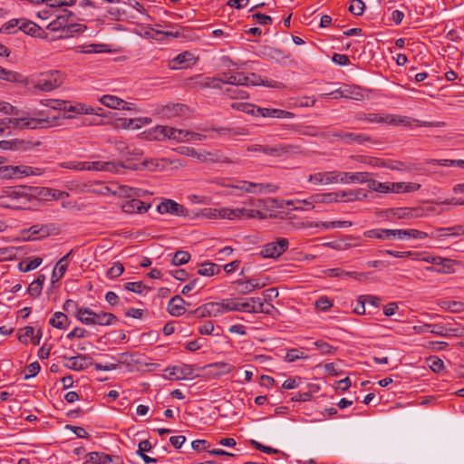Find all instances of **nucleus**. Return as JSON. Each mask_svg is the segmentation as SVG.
<instances>
[{
    "label": "nucleus",
    "mask_w": 464,
    "mask_h": 464,
    "mask_svg": "<svg viewBox=\"0 0 464 464\" xmlns=\"http://www.w3.org/2000/svg\"><path fill=\"white\" fill-rule=\"evenodd\" d=\"M252 208H240L238 213L239 219H249V218H258L264 219L266 218V213L264 211H260L258 208L264 205L263 200L261 199H250L249 203H247Z\"/></svg>",
    "instance_id": "9d476101"
},
{
    "label": "nucleus",
    "mask_w": 464,
    "mask_h": 464,
    "mask_svg": "<svg viewBox=\"0 0 464 464\" xmlns=\"http://www.w3.org/2000/svg\"><path fill=\"white\" fill-rule=\"evenodd\" d=\"M18 30L30 36H36L38 33L42 32V28L37 24L26 18H20Z\"/></svg>",
    "instance_id": "c85d7f7f"
},
{
    "label": "nucleus",
    "mask_w": 464,
    "mask_h": 464,
    "mask_svg": "<svg viewBox=\"0 0 464 464\" xmlns=\"http://www.w3.org/2000/svg\"><path fill=\"white\" fill-rule=\"evenodd\" d=\"M391 211L396 218H398L400 219L411 218L420 216L417 213V212H419V209H414V208H393Z\"/></svg>",
    "instance_id": "a19ab883"
},
{
    "label": "nucleus",
    "mask_w": 464,
    "mask_h": 464,
    "mask_svg": "<svg viewBox=\"0 0 464 464\" xmlns=\"http://www.w3.org/2000/svg\"><path fill=\"white\" fill-rule=\"evenodd\" d=\"M257 75L256 73H250L246 75L245 72H224L222 78H220L221 83H227L234 86H250L256 85Z\"/></svg>",
    "instance_id": "39448f33"
},
{
    "label": "nucleus",
    "mask_w": 464,
    "mask_h": 464,
    "mask_svg": "<svg viewBox=\"0 0 464 464\" xmlns=\"http://www.w3.org/2000/svg\"><path fill=\"white\" fill-rule=\"evenodd\" d=\"M100 102L102 104H103L104 106H106L108 108L117 109V110H121V108H124V106L126 105V102L124 100H122L117 96H114V95H110V94L103 95L100 99Z\"/></svg>",
    "instance_id": "7c9ffc66"
},
{
    "label": "nucleus",
    "mask_w": 464,
    "mask_h": 464,
    "mask_svg": "<svg viewBox=\"0 0 464 464\" xmlns=\"http://www.w3.org/2000/svg\"><path fill=\"white\" fill-rule=\"evenodd\" d=\"M225 93L230 97L231 99H243L246 97V92L242 90H239L237 86L232 85L225 90Z\"/></svg>",
    "instance_id": "69168bd1"
},
{
    "label": "nucleus",
    "mask_w": 464,
    "mask_h": 464,
    "mask_svg": "<svg viewBox=\"0 0 464 464\" xmlns=\"http://www.w3.org/2000/svg\"><path fill=\"white\" fill-rule=\"evenodd\" d=\"M251 114L255 116L270 117L277 119H292L295 117V114L288 111L262 107H253L251 110Z\"/></svg>",
    "instance_id": "9b49d317"
},
{
    "label": "nucleus",
    "mask_w": 464,
    "mask_h": 464,
    "mask_svg": "<svg viewBox=\"0 0 464 464\" xmlns=\"http://www.w3.org/2000/svg\"><path fill=\"white\" fill-rule=\"evenodd\" d=\"M246 180L237 181L236 184H227V187L231 188L230 192H227L228 195L234 196H242L244 193H249L250 188H248Z\"/></svg>",
    "instance_id": "ea45409f"
},
{
    "label": "nucleus",
    "mask_w": 464,
    "mask_h": 464,
    "mask_svg": "<svg viewBox=\"0 0 464 464\" xmlns=\"http://www.w3.org/2000/svg\"><path fill=\"white\" fill-rule=\"evenodd\" d=\"M67 362L64 367L72 371H82L92 364V359L85 354H78L76 356L65 357Z\"/></svg>",
    "instance_id": "dca6fc26"
},
{
    "label": "nucleus",
    "mask_w": 464,
    "mask_h": 464,
    "mask_svg": "<svg viewBox=\"0 0 464 464\" xmlns=\"http://www.w3.org/2000/svg\"><path fill=\"white\" fill-rule=\"evenodd\" d=\"M69 112L76 113V114H85V113H93L95 112L94 107L88 106L84 103H76L74 105L70 104L66 102L65 108H63L62 112V118H72V116L67 114Z\"/></svg>",
    "instance_id": "4be33fe9"
},
{
    "label": "nucleus",
    "mask_w": 464,
    "mask_h": 464,
    "mask_svg": "<svg viewBox=\"0 0 464 464\" xmlns=\"http://www.w3.org/2000/svg\"><path fill=\"white\" fill-rule=\"evenodd\" d=\"M124 267L122 263H116L113 266L109 268L106 272V276L109 279H114L122 275Z\"/></svg>",
    "instance_id": "bf43d9fd"
},
{
    "label": "nucleus",
    "mask_w": 464,
    "mask_h": 464,
    "mask_svg": "<svg viewBox=\"0 0 464 464\" xmlns=\"http://www.w3.org/2000/svg\"><path fill=\"white\" fill-rule=\"evenodd\" d=\"M196 61L197 59L194 57L192 53L185 51L179 53L174 59H172L169 66L173 70L187 68L190 63L194 64Z\"/></svg>",
    "instance_id": "aec40b11"
},
{
    "label": "nucleus",
    "mask_w": 464,
    "mask_h": 464,
    "mask_svg": "<svg viewBox=\"0 0 464 464\" xmlns=\"http://www.w3.org/2000/svg\"><path fill=\"white\" fill-rule=\"evenodd\" d=\"M208 162L210 163H226V164H237L238 163L237 159H232L226 156L221 150L209 151Z\"/></svg>",
    "instance_id": "2f4dec72"
},
{
    "label": "nucleus",
    "mask_w": 464,
    "mask_h": 464,
    "mask_svg": "<svg viewBox=\"0 0 464 464\" xmlns=\"http://www.w3.org/2000/svg\"><path fill=\"white\" fill-rule=\"evenodd\" d=\"M38 229L39 235L34 236V238L41 239L50 236L55 230V227L53 224L38 225Z\"/></svg>",
    "instance_id": "680f3d73"
},
{
    "label": "nucleus",
    "mask_w": 464,
    "mask_h": 464,
    "mask_svg": "<svg viewBox=\"0 0 464 464\" xmlns=\"http://www.w3.org/2000/svg\"><path fill=\"white\" fill-rule=\"evenodd\" d=\"M21 77V74L16 72L8 71L2 67L0 68V79L2 80L15 82H19Z\"/></svg>",
    "instance_id": "864d4df0"
},
{
    "label": "nucleus",
    "mask_w": 464,
    "mask_h": 464,
    "mask_svg": "<svg viewBox=\"0 0 464 464\" xmlns=\"http://www.w3.org/2000/svg\"><path fill=\"white\" fill-rule=\"evenodd\" d=\"M427 361L434 372H440L444 367L443 361L437 356H431Z\"/></svg>",
    "instance_id": "0e129e2a"
},
{
    "label": "nucleus",
    "mask_w": 464,
    "mask_h": 464,
    "mask_svg": "<svg viewBox=\"0 0 464 464\" xmlns=\"http://www.w3.org/2000/svg\"><path fill=\"white\" fill-rule=\"evenodd\" d=\"M29 338H31V341L34 345L39 344L40 336L37 337V340L35 341L34 328L32 326H25L24 328H23L19 331L18 340L23 343H27Z\"/></svg>",
    "instance_id": "72a5a7b5"
},
{
    "label": "nucleus",
    "mask_w": 464,
    "mask_h": 464,
    "mask_svg": "<svg viewBox=\"0 0 464 464\" xmlns=\"http://www.w3.org/2000/svg\"><path fill=\"white\" fill-rule=\"evenodd\" d=\"M77 0H46L44 4L47 6L55 8V7H63V6H73L76 4Z\"/></svg>",
    "instance_id": "13d9d810"
},
{
    "label": "nucleus",
    "mask_w": 464,
    "mask_h": 464,
    "mask_svg": "<svg viewBox=\"0 0 464 464\" xmlns=\"http://www.w3.org/2000/svg\"><path fill=\"white\" fill-rule=\"evenodd\" d=\"M385 252L396 258H409L410 261H453L448 257H437L429 253L417 251H391Z\"/></svg>",
    "instance_id": "423d86ee"
},
{
    "label": "nucleus",
    "mask_w": 464,
    "mask_h": 464,
    "mask_svg": "<svg viewBox=\"0 0 464 464\" xmlns=\"http://www.w3.org/2000/svg\"><path fill=\"white\" fill-rule=\"evenodd\" d=\"M194 79L197 80L196 83L201 88H221L220 78H216V77L202 78L200 75H197Z\"/></svg>",
    "instance_id": "c9c22d12"
},
{
    "label": "nucleus",
    "mask_w": 464,
    "mask_h": 464,
    "mask_svg": "<svg viewBox=\"0 0 464 464\" xmlns=\"http://www.w3.org/2000/svg\"><path fill=\"white\" fill-rule=\"evenodd\" d=\"M186 302L179 295H175L168 303V312L172 316H180L186 313Z\"/></svg>",
    "instance_id": "5701e85b"
},
{
    "label": "nucleus",
    "mask_w": 464,
    "mask_h": 464,
    "mask_svg": "<svg viewBox=\"0 0 464 464\" xmlns=\"http://www.w3.org/2000/svg\"><path fill=\"white\" fill-rule=\"evenodd\" d=\"M248 188H250L249 193H262V192H269L275 193L277 191L278 187L275 184L271 183H256L247 181Z\"/></svg>",
    "instance_id": "c756f323"
},
{
    "label": "nucleus",
    "mask_w": 464,
    "mask_h": 464,
    "mask_svg": "<svg viewBox=\"0 0 464 464\" xmlns=\"http://www.w3.org/2000/svg\"><path fill=\"white\" fill-rule=\"evenodd\" d=\"M63 73L60 71L42 72L34 83V88L42 92H51L63 83Z\"/></svg>",
    "instance_id": "7ed1b4c3"
},
{
    "label": "nucleus",
    "mask_w": 464,
    "mask_h": 464,
    "mask_svg": "<svg viewBox=\"0 0 464 464\" xmlns=\"http://www.w3.org/2000/svg\"><path fill=\"white\" fill-rule=\"evenodd\" d=\"M19 24H20V19H11V20L7 21L6 23H5L0 27V33H2V34H14L17 31L15 28L17 26L19 27Z\"/></svg>",
    "instance_id": "603ef678"
},
{
    "label": "nucleus",
    "mask_w": 464,
    "mask_h": 464,
    "mask_svg": "<svg viewBox=\"0 0 464 464\" xmlns=\"http://www.w3.org/2000/svg\"><path fill=\"white\" fill-rule=\"evenodd\" d=\"M130 168L121 162L115 161H84V170L105 171L111 173H119L121 169Z\"/></svg>",
    "instance_id": "1a4fd4ad"
},
{
    "label": "nucleus",
    "mask_w": 464,
    "mask_h": 464,
    "mask_svg": "<svg viewBox=\"0 0 464 464\" xmlns=\"http://www.w3.org/2000/svg\"><path fill=\"white\" fill-rule=\"evenodd\" d=\"M314 344L322 354L334 353L336 351L335 347L322 340L314 342Z\"/></svg>",
    "instance_id": "6e6d98bb"
},
{
    "label": "nucleus",
    "mask_w": 464,
    "mask_h": 464,
    "mask_svg": "<svg viewBox=\"0 0 464 464\" xmlns=\"http://www.w3.org/2000/svg\"><path fill=\"white\" fill-rule=\"evenodd\" d=\"M305 358H306V356L304 355V353L298 349H290L286 353V355H285V360L288 362H293L296 360L305 359Z\"/></svg>",
    "instance_id": "338daca9"
},
{
    "label": "nucleus",
    "mask_w": 464,
    "mask_h": 464,
    "mask_svg": "<svg viewBox=\"0 0 464 464\" xmlns=\"http://www.w3.org/2000/svg\"><path fill=\"white\" fill-rule=\"evenodd\" d=\"M192 135H193V133L188 132L187 130H179V129H175V128L170 127V131H169V139L174 140H177V141H185V140H188L189 137L192 136Z\"/></svg>",
    "instance_id": "c03bdc74"
},
{
    "label": "nucleus",
    "mask_w": 464,
    "mask_h": 464,
    "mask_svg": "<svg viewBox=\"0 0 464 464\" xmlns=\"http://www.w3.org/2000/svg\"><path fill=\"white\" fill-rule=\"evenodd\" d=\"M249 152H260L275 158L286 157L292 154L301 153V147L295 144L277 143L269 144H254L246 148Z\"/></svg>",
    "instance_id": "f03ea898"
},
{
    "label": "nucleus",
    "mask_w": 464,
    "mask_h": 464,
    "mask_svg": "<svg viewBox=\"0 0 464 464\" xmlns=\"http://www.w3.org/2000/svg\"><path fill=\"white\" fill-rule=\"evenodd\" d=\"M157 210L160 214L169 213L179 217H185L188 214V210L183 205L172 199H165L160 202L157 207Z\"/></svg>",
    "instance_id": "f8f14e48"
},
{
    "label": "nucleus",
    "mask_w": 464,
    "mask_h": 464,
    "mask_svg": "<svg viewBox=\"0 0 464 464\" xmlns=\"http://www.w3.org/2000/svg\"><path fill=\"white\" fill-rule=\"evenodd\" d=\"M459 228H464V226L459 225V226H454V227H441V228H439V231L443 232V234L440 235L441 237H447V236L457 237V236L464 235V232H460V230H459Z\"/></svg>",
    "instance_id": "052dcab7"
},
{
    "label": "nucleus",
    "mask_w": 464,
    "mask_h": 464,
    "mask_svg": "<svg viewBox=\"0 0 464 464\" xmlns=\"http://www.w3.org/2000/svg\"><path fill=\"white\" fill-rule=\"evenodd\" d=\"M67 269V264H61L56 263V266L53 268L52 271V284L54 285L56 282H58L64 275L65 271Z\"/></svg>",
    "instance_id": "09e8293b"
},
{
    "label": "nucleus",
    "mask_w": 464,
    "mask_h": 464,
    "mask_svg": "<svg viewBox=\"0 0 464 464\" xmlns=\"http://www.w3.org/2000/svg\"><path fill=\"white\" fill-rule=\"evenodd\" d=\"M415 330L418 331V333H431V334H434L436 335H440V336H444V335H447L448 334V328L445 327L444 325L442 324H424L423 325H420V326H415L414 327Z\"/></svg>",
    "instance_id": "a878e982"
},
{
    "label": "nucleus",
    "mask_w": 464,
    "mask_h": 464,
    "mask_svg": "<svg viewBox=\"0 0 464 464\" xmlns=\"http://www.w3.org/2000/svg\"><path fill=\"white\" fill-rule=\"evenodd\" d=\"M454 273L451 263H431L430 266H426L420 271V276L427 281H434L438 279V276L440 274H451Z\"/></svg>",
    "instance_id": "6e6552de"
},
{
    "label": "nucleus",
    "mask_w": 464,
    "mask_h": 464,
    "mask_svg": "<svg viewBox=\"0 0 464 464\" xmlns=\"http://www.w3.org/2000/svg\"><path fill=\"white\" fill-rule=\"evenodd\" d=\"M345 198L347 202L362 199L366 197V194L362 189H348L344 190Z\"/></svg>",
    "instance_id": "e2e57ef3"
},
{
    "label": "nucleus",
    "mask_w": 464,
    "mask_h": 464,
    "mask_svg": "<svg viewBox=\"0 0 464 464\" xmlns=\"http://www.w3.org/2000/svg\"><path fill=\"white\" fill-rule=\"evenodd\" d=\"M67 25V22L64 16L58 15L56 19L53 20L48 25L47 29L52 32H61L63 34L65 27Z\"/></svg>",
    "instance_id": "37998d69"
},
{
    "label": "nucleus",
    "mask_w": 464,
    "mask_h": 464,
    "mask_svg": "<svg viewBox=\"0 0 464 464\" xmlns=\"http://www.w3.org/2000/svg\"><path fill=\"white\" fill-rule=\"evenodd\" d=\"M420 185L415 182H391V192H414L419 190Z\"/></svg>",
    "instance_id": "bb28decb"
},
{
    "label": "nucleus",
    "mask_w": 464,
    "mask_h": 464,
    "mask_svg": "<svg viewBox=\"0 0 464 464\" xmlns=\"http://www.w3.org/2000/svg\"><path fill=\"white\" fill-rule=\"evenodd\" d=\"M336 195L334 192H326L321 194H315L311 197V199L314 203H324L329 204L333 203L336 200Z\"/></svg>",
    "instance_id": "a18cd8bd"
},
{
    "label": "nucleus",
    "mask_w": 464,
    "mask_h": 464,
    "mask_svg": "<svg viewBox=\"0 0 464 464\" xmlns=\"http://www.w3.org/2000/svg\"><path fill=\"white\" fill-rule=\"evenodd\" d=\"M212 130L217 132L221 137H235L243 134V132L240 131L238 129L230 127L212 128Z\"/></svg>",
    "instance_id": "de8ad7c7"
},
{
    "label": "nucleus",
    "mask_w": 464,
    "mask_h": 464,
    "mask_svg": "<svg viewBox=\"0 0 464 464\" xmlns=\"http://www.w3.org/2000/svg\"><path fill=\"white\" fill-rule=\"evenodd\" d=\"M102 464H123V460L120 456L103 453Z\"/></svg>",
    "instance_id": "774afa93"
},
{
    "label": "nucleus",
    "mask_w": 464,
    "mask_h": 464,
    "mask_svg": "<svg viewBox=\"0 0 464 464\" xmlns=\"http://www.w3.org/2000/svg\"><path fill=\"white\" fill-rule=\"evenodd\" d=\"M150 208V204H146L138 198L128 199L121 205L122 211L128 214L145 213Z\"/></svg>",
    "instance_id": "6ab92c4d"
},
{
    "label": "nucleus",
    "mask_w": 464,
    "mask_h": 464,
    "mask_svg": "<svg viewBox=\"0 0 464 464\" xmlns=\"http://www.w3.org/2000/svg\"><path fill=\"white\" fill-rule=\"evenodd\" d=\"M209 304L207 303L199 307H198L197 309L193 310V311H190L188 314H187V317L188 319H192V318H203V317H210V314H209Z\"/></svg>",
    "instance_id": "49530a36"
},
{
    "label": "nucleus",
    "mask_w": 464,
    "mask_h": 464,
    "mask_svg": "<svg viewBox=\"0 0 464 464\" xmlns=\"http://www.w3.org/2000/svg\"><path fill=\"white\" fill-rule=\"evenodd\" d=\"M339 171L332 170V171H324V172H316L309 175L308 181L313 184H324L329 185L334 183H339Z\"/></svg>",
    "instance_id": "2eb2a0df"
},
{
    "label": "nucleus",
    "mask_w": 464,
    "mask_h": 464,
    "mask_svg": "<svg viewBox=\"0 0 464 464\" xmlns=\"http://www.w3.org/2000/svg\"><path fill=\"white\" fill-rule=\"evenodd\" d=\"M394 233V239H411V238H416V239H424L427 238L429 236L426 232L420 231L417 229H393Z\"/></svg>",
    "instance_id": "b1692460"
},
{
    "label": "nucleus",
    "mask_w": 464,
    "mask_h": 464,
    "mask_svg": "<svg viewBox=\"0 0 464 464\" xmlns=\"http://www.w3.org/2000/svg\"><path fill=\"white\" fill-rule=\"evenodd\" d=\"M220 272V267L217 263H200L198 273L204 276H212Z\"/></svg>",
    "instance_id": "e433bc0d"
},
{
    "label": "nucleus",
    "mask_w": 464,
    "mask_h": 464,
    "mask_svg": "<svg viewBox=\"0 0 464 464\" xmlns=\"http://www.w3.org/2000/svg\"><path fill=\"white\" fill-rule=\"evenodd\" d=\"M32 117L7 119L8 127L20 129H42L58 124L61 113L52 114L51 111H34Z\"/></svg>",
    "instance_id": "f257e3e1"
},
{
    "label": "nucleus",
    "mask_w": 464,
    "mask_h": 464,
    "mask_svg": "<svg viewBox=\"0 0 464 464\" xmlns=\"http://www.w3.org/2000/svg\"><path fill=\"white\" fill-rule=\"evenodd\" d=\"M220 304L222 306L223 314L231 311H237V298L223 299Z\"/></svg>",
    "instance_id": "4d7b16f0"
},
{
    "label": "nucleus",
    "mask_w": 464,
    "mask_h": 464,
    "mask_svg": "<svg viewBox=\"0 0 464 464\" xmlns=\"http://www.w3.org/2000/svg\"><path fill=\"white\" fill-rule=\"evenodd\" d=\"M439 305L451 313H460L464 311V303L459 301H448L442 300L439 303Z\"/></svg>",
    "instance_id": "58836bf2"
},
{
    "label": "nucleus",
    "mask_w": 464,
    "mask_h": 464,
    "mask_svg": "<svg viewBox=\"0 0 464 464\" xmlns=\"http://www.w3.org/2000/svg\"><path fill=\"white\" fill-rule=\"evenodd\" d=\"M193 372L194 367L190 364L176 365L165 370V377L169 380H184Z\"/></svg>",
    "instance_id": "ddd939ff"
},
{
    "label": "nucleus",
    "mask_w": 464,
    "mask_h": 464,
    "mask_svg": "<svg viewBox=\"0 0 464 464\" xmlns=\"http://www.w3.org/2000/svg\"><path fill=\"white\" fill-rule=\"evenodd\" d=\"M87 29V26L82 24L67 23L63 34L57 36V39H64L73 37L75 34H82Z\"/></svg>",
    "instance_id": "cd10ccee"
},
{
    "label": "nucleus",
    "mask_w": 464,
    "mask_h": 464,
    "mask_svg": "<svg viewBox=\"0 0 464 464\" xmlns=\"http://www.w3.org/2000/svg\"><path fill=\"white\" fill-rule=\"evenodd\" d=\"M365 5L362 0H352L349 6V12L356 16H360L363 14Z\"/></svg>",
    "instance_id": "5fc2aeb1"
},
{
    "label": "nucleus",
    "mask_w": 464,
    "mask_h": 464,
    "mask_svg": "<svg viewBox=\"0 0 464 464\" xmlns=\"http://www.w3.org/2000/svg\"><path fill=\"white\" fill-rule=\"evenodd\" d=\"M289 246V241L285 237H278L276 240L263 246L259 255L263 258H277L284 254Z\"/></svg>",
    "instance_id": "20e7f679"
},
{
    "label": "nucleus",
    "mask_w": 464,
    "mask_h": 464,
    "mask_svg": "<svg viewBox=\"0 0 464 464\" xmlns=\"http://www.w3.org/2000/svg\"><path fill=\"white\" fill-rule=\"evenodd\" d=\"M327 276L331 277H343L350 276L359 281H366L370 278L371 273H359L355 271H344L341 268L327 269L324 271Z\"/></svg>",
    "instance_id": "a211bd4d"
},
{
    "label": "nucleus",
    "mask_w": 464,
    "mask_h": 464,
    "mask_svg": "<svg viewBox=\"0 0 464 464\" xmlns=\"http://www.w3.org/2000/svg\"><path fill=\"white\" fill-rule=\"evenodd\" d=\"M116 149L121 154L122 158L126 159V160H130L131 156L139 157L142 155V151L140 149L122 141L116 143Z\"/></svg>",
    "instance_id": "393cba45"
},
{
    "label": "nucleus",
    "mask_w": 464,
    "mask_h": 464,
    "mask_svg": "<svg viewBox=\"0 0 464 464\" xmlns=\"http://www.w3.org/2000/svg\"><path fill=\"white\" fill-rule=\"evenodd\" d=\"M208 368H214L217 370V374L223 375L227 374L232 372L234 369V366L232 364H229L227 362H215L208 365Z\"/></svg>",
    "instance_id": "8fccbe9b"
},
{
    "label": "nucleus",
    "mask_w": 464,
    "mask_h": 464,
    "mask_svg": "<svg viewBox=\"0 0 464 464\" xmlns=\"http://www.w3.org/2000/svg\"><path fill=\"white\" fill-rule=\"evenodd\" d=\"M169 131L170 127L158 125L150 130L148 135L151 140H163L165 139H169Z\"/></svg>",
    "instance_id": "473e14b6"
},
{
    "label": "nucleus",
    "mask_w": 464,
    "mask_h": 464,
    "mask_svg": "<svg viewBox=\"0 0 464 464\" xmlns=\"http://www.w3.org/2000/svg\"><path fill=\"white\" fill-rule=\"evenodd\" d=\"M371 176L368 172H343L339 171V183H364L368 181V178Z\"/></svg>",
    "instance_id": "412c9836"
},
{
    "label": "nucleus",
    "mask_w": 464,
    "mask_h": 464,
    "mask_svg": "<svg viewBox=\"0 0 464 464\" xmlns=\"http://www.w3.org/2000/svg\"><path fill=\"white\" fill-rule=\"evenodd\" d=\"M41 103L44 106L48 107L50 110L53 111V114H57L60 112L62 114L63 108H65L66 102L63 100H53V99H46L42 100Z\"/></svg>",
    "instance_id": "4c0bfd02"
},
{
    "label": "nucleus",
    "mask_w": 464,
    "mask_h": 464,
    "mask_svg": "<svg viewBox=\"0 0 464 464\" xmlns=\"http://www.w3.org/2000/svg\"><path fill=\"white\" fill-rule=\"evenodd\" d=\"M367 121L372 123H385L389 125H403L410 126L411 119L407 116H399L394 114H379V113H368Z\"/></svg>",
    "instance_id": "0eeeda50"
},
{
    "label": "nucleus",
    "mask_w": 464,
    "mask_h": 464,
    "mask_svg": "<svg viewBox=\"0 0 464 464\" xmlns=\"http://www.w3.org/2000/svg\"><path fill=\"white\" fill-rule=\"evenodd\" d=\"M237 312L256 313V305L250 304L247 298H237Z\"/></svg>",
    "instance_id": "3c124183"
},
{
    "label": "nucleus",
    "mask_w": 464,
    "mask_h": 464,
    "mask_svg": "<svg viewBox=\"0 0 464 464\" xmlns=\"http://www.w3.org/2000/svg\"><path fill=\"white\" fill-rule=\"evenodd\" d=\"M118 321L117 317L109 312L101 311L95 312V315L90 318H84L82 323L86 325L98 324L102 326H107L114 324Z\"/></svg>",
    "instance_id": "4468645a"
},
{
    "label": "nucleus",
    "mask_w": 464,
    "mask_h": 464,
    "mask_svg": "<svg viewBox=\"0 0 464 464\" xmlns=\"http://www.w3.org/2000/svg\"><path fill=\"white\" fill-rule=\"evenodd\" d=\"M378 165L392 170H397L406 173H411L419 170L418 165L416 163H409L401 160H382Z\"/></svg>",
    "instance_id": "f3484780"
},
{
    "label": "nucleus",
    "mask_w": 464,
    "mask_h": 464,
    "mask_svg": "<svg viewBox=\"0 0 464 464\" xmlns=\"http://www.w3.org/2000/svg\"><path fill=\"white\" fill-rule=\"evenodd\" d=\"M344 137H345L344 143H346V144H353V143L362 144L365 141L371 140L370 136H368L366 134H362V133L347 132L344 135Z\"/></svg>",
    "instance_id": "79ce46f5"
},
{
    "label": "nucleus",
    "mask_w": 464,
    "mask_h": 464,
    "mask_svg": "<svg viewBox=\"0 0 464 464\" xmlns=\"http://www.w3.org/2000/svg\"><path fill=\"white\" fill-rule=\"evenodd\" d=\"M49 324L57 329H66L69 325V319L65 314L62 312H56L49 320Z\"/></svg>",
    "instance_id": "f704fd0d"
}]
</instances>
